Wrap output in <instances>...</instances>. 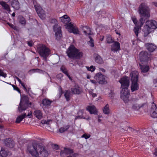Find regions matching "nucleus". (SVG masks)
<instances>
[{
	"label": "nucleus",
	"mask_w": 157,
	"mask_h": 157,
	"mask_svg": "<svg viewBox=\"0 0 157 157\" xmlns=\"http://www.w3.org/2000/svg\"><path fill=\"white\" fill-rule=\"evenodd\" d=\"M138 11L141 17L140 22L138 23L136 18H132L133 21L136 25L133 30L137 36H138V32L144 23L145 20L150 16L149 9L145 3H142L140 5Z\"/></svg>",
	"instance_id": "f257e3e1"
},
{
	"label": "nucleus",
	"mask_w": 157,
	"mask_h": 157,
	"mask_svg": "<svg viewBox=\"0 0 157 157\" xmlns=\"http://www.w3.org/2000/svg\"><path fill=\"white\" fill-rule=\"evenodd\" d=\"M27 151L33 156L35 157H47L48 155V151L45 147L40 145L36 141L28 145Z\"/></svg>",
	"instance_id": "f03ea898"
},
{
	"label": "nucleus",
	"mask_w": 157,
	"mask_h": 157,
	"mask_svg": "<svg viewBox=\"0 0 157 157\" xmlns=\"http://www.w3.org/2000/svg\"><path fill=\"white\" fill-rule=\"evenodd\" d=\"M66 52L68 56L72 59H79L82 56V52H80L73 45H71L69 47Z\"/></svg>",
	"instance_id": "7ed1b4c3"
},
{
	"label": "nucleus",
	"mask_w": 157,
	"mask_h": 157,
	"mask_svg": "<svg viewBox=\"0 0 157 157\" xmlns=\"http://www.w3.org/2000/svg\"><path fill=\"white\" fill-rule=\"evenodd\" d=\"M138 72L136 71H133L130 74L132 84L131 90L132 92L138 90L139 88V85L137 83L138 80Z\"/></svg>",
	"instance_id": "20e7f679"
},
{
	"label": "nucleus",
	"mask_w": 157,
	"mask_h": 157,
	"mask_svg": "<svg viewBox=\"0 0 157 157\" xmlns=\"http://www.w3.org/2000/svg\"><path fill=\"white\" fill-rule=\"evenodd\" d=\"M157 28V22L155 21H148L146 22V25L144 27V32L145 35L147 36L152 29Z\"/></svg>",
	"instance_id": "39448f33"
},
{
	"label": "nucleus",
	"mask_w": 157,
	"mask_h": 157,
	"mask_svg": "<svg viewBox=\"0 0 157 157\" xmlns=\"http://www.w3.org/2000/svg\"><path fill=\"white\" fill-rule=\"evenodd\" d=\"M37 51L40 56L46 59L50 54V50L45 45L40 44L37 47Z\"/></svg>",
	"instance_id": "423d86ee"
},
{
	"label": "nucleus",
	"mask_w": 157,
	"mask_h": 157,
	"mask_svg": "<svg viewBox=\"0 0 157 157\" xmlns=\"http://www.w3.org/2000/svg\"><path fill=\"white\" fill-rule=\"evenodd\" d=\"M129 95V91L128 89H122L121 92L120 97L124 102L126 103L128 102Z\"/></svg>",
	"instance_id": "0eeeda50"
},
{
	"label": "nucleus",
	"mask_w": 157,
	"mask_h": 157,
	"mask_svg": "<svg viewBox=\"0 0 157 157\" xmlns=\"http://www.w3.org/2000/svg\"><path fill=\"white\" fill-rule=\"evenodd\" d=\"M94 78L100 84H103L107 83L105 76L102 75L101 73H97L94 76Z\"/></svg>",
	"instance_id": "6e6552de"
},
{
	"label": "nucleus",
	"mask_w": 157,
	"mask_h": 157,
	"mask_svg": "<svg viewBox=\"0 0 157 157\" xmlns=\"http://www.w3.org/2000/svg\"><path fill=\"white\" fill-rule=\"evenodd\" d=\"M121 84V88L122 89H128L129 85V81L128 77H123L119 81Z\"/></svg>",
	"instance_id": "1a4fd4ad"
},
{
	"label": "nucleus",
	"mask_w": 157,
	"mask_h": 157,
	"mask_svg": "<svg viewBox=\"0 0 157 157\" xmlns=\"http://www.w3.org/2000/svg\"><path fill=\"white\" fill-rule=\"evenodd\" d=\"M54 30L55 32V36L56 39L59 40L62 37V33L61 30V27L58 25L56 24L53 27Z\"/></svg>",
	"instance_id": "9d476101"
},
{
	"label": "nucleus",
	"mask_w": 157,
	"mask_h": 157,
	"mask_svg": "<svg viewBox=\"0 0 157 157\" xmlns=\"http://www.w3.org/2000/svg\"><path fill=\"white\" fill-rule=\"evenodd\" d=\"M66 28L68 29V31L70 33H73L74 34H78L79 33V31L77 28L74 26L73 25L70 23L65 25Z\"/></svg>",
	"instance_id": "9b49d317"
},
{
	"label": "nucleus",
	"mask_w": 157,
	"mask_h": 157,
	"mask_svg": "<svg viewBox=\"0 0 157 157\" xmlns=\"http://www.w3.org/2000/svg\"><path fill=\"white\" fill-rule=\"evenodd\" d=\"M139 57L142 63L147 62L149 58L148 53L146 51L141 52L139 54Z\"/></svg>",
	"instance_id": "f8f14e48"
},
{
	"label": "nucleus",
	"mask_w": 157,
	"mask_h": 157,
	"mask_svg": "<svg viewBox=\"0 0 157 157\" xmlns=\"http://www.w3.org/2000/svg\"><path fill=\"white\" fill-rule=\"evenodd\" d=\"M151 116L154 118L157 117V107L156 105L153 102L151 108Z\"/></svg>",
	"instance_id": "ddd939ff"
},
{
	"label": "nucleus",
	"mask_w": 157,
	"mask_h": 157,
	"mask_svg": "<svg viewBox=\"0 0 157 157\" xmlns=\"http://www.w3.org/2000/svg\"><path fill=\"white\" fill-rule=\"evenodd\" d=\"M33 2L34 6L36 12L38 14L39 16L41 18V17L42 16V14L44 11L42 9V8L40 6L37 5L36 1L33 0Z\"/></svg>",
	"instance_id": "4468645a"
},
{
	"label": "nucleus",
	"mask_w": 157,
	"mask_h": 157,
	"mask_svg": "<svg viewBox=\"0 0 157 157\" xmlns=\"http://www.w3.org/2000/svg\"><path fill=\"white\" fill-rule=\"evenodd\" d=\"M147 49L150 52H153L156 48V47L154 44L147 43L145 44Z\"/></svg>",
	"instance_id": "2eb2a0df"
},
{
	"label": "nucleus",
	"mask_w": 157,
	"mask_h": 157,
	"mask_svg": "<svg viewBox=\"0 0 157 157\" xmlns=\"http://www.w3.org/2000/svg\"><path fill=\"white\" fill-rule=\"evenodd\" d=\"M10 3L12 7L15 9L18 10L20 8V4L17 0H11Z\"/></svg>",
	"instance_id": "dca6fc26"
},
{
	"label": "nucleus",
	"mask_w": 157,
	"mask_h": 157,
	"mask_svg": "<svg viewBox=\"0 0 157 157\" xmlns=\"http://www.w3.org/2000/svg\"><path fill=\"white\" fill-rule=\"evenodd\" d=\"M86 109L91 114H97V110L94 105L88 106L86 108Z\"/></svg>",
	"instance_id": "f3484780"
},
{
	"label": "nucleus",
	"mask_w": 157,
	"mask_h": 157,
	"mask_svg": "<svg viewBox=\"0 0 157 157\" xmlns=\"http://www.w3.org/2000/svg\"><path fill=\"white\" fill-rule=\"evenodd\" d=\"M71 91L74 94H79L82 92V89L78 86H76L75 88H71Z\"/></svg>",
	"instance_id": "a211bd4d"
},
{
	"label": "nucleus",
	"mask_w": 157,
	"mask_h": 157,
	"mask_svg": "<svg viewBox=\"0 0 157 157\" xmlns=\"http://www.w3.org/2000/svg\"><path fill=\"white\" fill-rule=\"evenodd\" d=\"M5 143L6 145L10 148H13L14 145V142L11 139H6Z\"/></svg>",
	"instance_id": "6ab92c4d"
},
{
	"label": "nucleus",
	"mask_w": 157,
	"mask_h": 157,
	"mask_svg": "<svg viewBox=\"0 0 157 157\" xmlns=\"http://www.w3.org/2000/svg\"><path fill=\"white\" fill-rule=\"evenodd\" d=\"M73 150L71 149L67 148H64L63 151H62L60 153V155L62 157H64L69 154L72 153Z\"/></svg>",
	"instance_id": "aec40b11"
},
{
	"label": "nucleus",
	"mask_w": 157,
	"mask_h": 157,
	"mask_svg": "<svg viewBox=\"0 0 157 157\" xmlns=\"http://www.w3.org/2000/svg\"><path fill=\"white\" fill-rule=\"evenodd\" d=\"M84 33L86 35H90L91 34V31L90 29L86 26H81V27Z\"/></svg>",
	"instance_id": "412c9836"
},
{
	"label": "nucleus",
	"mask_w": 157,
	"mask_h": 157,
	"mask_svg": "<svg viewBox=\"0 0 157 157\" xmlns=\"http://www.w3.org/2000/svg\"><path fill=\"white\" fill-rule=\"evenodd\" d=\"M0 155L2 157H6L7 156H10L11 155L10 152L7 151L4 148H2L0 151Z\"/></svg>",
	"instance_id": "4be33fe9"
},
{
	"label": "nucleus",
	"mask_w": 157,
	"mask_h": 157,
	"mask_svg": "<svg viewBox=\"0 0 157 157\" xmlns=\"http://www.w3.org/2000/svg\"><path fill=\"white\" fill-rule=\"evenodd\" d=\"M120 44L117 42H115L111 46V50L113 51H118L120 48Z\"/></svg>",
	"instance_id": "5701e85b"
},
{
	"label": "nucleus",
	"mask_w": 157,
	"mask_h": 157,
	"mask_svg": "<svg viewBox=\"0 0 157 157\" xmlns=\"http://www.w3.org/2000/svg\"><path fill=\"white\" fill-rule=\"evenodd\" d=\"M60 18L62 22L66 25L70 21V18L67 15H64Z\"/></svg>",
	"instance_id": "b1692460"
},
{
	"label": "nucleus",
	"mask_w": 157,
	"mask_h": 157,
	"mask_svg": "<svg viewBox=\"0 0 157 157\" xmlns=\"http://www.w3.org/2000/svg\"><path fill=\"white\" fill-rule=\"evenodd\" d=\"M33 113L38 119H41L42 118V113L40 110H35Z\"/></svg>",
	"instance_id": "393cba45"
},
{
	"label": "nucleus",
	"mask_w": 157,
	"mask_h": 157,
	"mask_svg": "<svg viewBox=\"0 0 157 157\" xmlns=\"http://www.w3.org/2000/svg\"><path fill=\"white\" fill-rule=\"evenodd\" d=\"M27 105L25 103H20L18 107L19 111L21 112L22 111L26 110L27 108Z\"/></svg>",
	"instance_id": "a878e982"
},
{
	"label": "nucleus",
	"mask_w": 157,
	"mask_h": 157,
	"mask_svg": "<svg viewBox=\"0 0 157 157\" xmlns=\"http://www.w3.org/2000/svg\"><path fill=\"white\" fill-rule=\"evenodd\" d=\"M52 102V101H51L48 99L47 98L44 99L42 101L43 105L44 106L47 107L50 106Z\"/></svg>",
	"instance_id": "bb28decb"
},
{
	"label": "nucleus",
	"mask_w": 157,
	"mask_h": 157,
	"mask_svg": "<svg viewBox=\"0 0 157 157\" xmlns=\"http://www.w3.org/2000/svg\"><path fill=\"white\" fill-rule=\"evenodd\" d=\"M26 114L25 113L23 115H20L18 116L17 118L16 121V123H19L22 120L26 117Z\"/></svg>",
	"instance_id": "cd10ccee"
},
{
	"label": "nucleus",
	"mask_w": 157,
	"mask_h": 157,
	"mask_svg": "<svg viewBox=\"0 0 157 157\" xmlns=\"http://www.w3.org/2000/svg\"><path fill=\"white\" fill-rule=\"evenodd\" d=\"M0 4L4 8V9L6 10L7 11L10 12V10L9 6L5 2L2 1L0 2Z\"/></svg>",
	"instance_id": "c85d7f7f"
},
{
	"label": "nucleus",
	"mask_w": 157,
	"mask_h": 157,
	"mask_svg": "<svg viewBox=\"0 0 157 157\" xmlns=\"http://www.w3.org/2000/svg\"><path fill=\"white\" fill-rule=\"evenodd\" d=\"M140 66L142 72L143 73H146L149 70V67L148 66L142 65H140Z\"/></svg>",
	"instance_id": "c756f323"
},
{
	"label": "nucleus",
	"mask_w": 157,
	"mask_h": 157,
	"mask_svg": "<svg viewBox=\"0 0 157 157\" xmlns=\"http://www.w3.org/2000/svg\"><path fill=\"white\" fill-rule=\"evenodd\" d=\"M95 61L96 62L99 64H102L103 63V61L102 58L100 56L98 55H96Z\"/></svg>",
	"instance_id": "7c9ffc66"
},
{
	"label": "nucleus",
	"mask_w": 157,
	"mask_h": 157,
	"mask_svg": "<svg viewBox=\"0 0 157 157\" xmlns=\"http://www.w3.org/2000/svg\"><path fill=\"white\" fill-rule=\"evenodd\" d=\"M71 92L69 90H66L64 94V97L67 101H69L70 99Z\"/></svg>",
	"instance_id": "2f4dec72"
},
{
	"label": "nucleus",
	"mask_w": 157,
	"mask_h": 157,
	"mask_svg": "<svg viewBox=\"0 0 157 157\" xmlns=\"http://www.w3.org/2000/svg\"><path fill=\"white\" fill-rule=\"evenodd\" d=\"M103 112L105 114H109V105L107 104L104 107L103 109Z\"/></svg>",
	"instance_id": "473e14b6"
},
{
	"label": "nucleus",
	"mask_w": 157,
	"mask_h": 157,
	"mask_svg": "<svg viewBox=\"0 0 157 157\" xmlns=\"http://www.w3.org/2000/svg\"><path fill=\"white\" fill-rule=\"evenodd\" d=\"M28 97L26 96H24L21 98L20 103H25L27 104H28Z\"/></svg>",
	"instance_id": "72a5a7b5"
},
{
	"label": "nucleus",
	"mask_w": 157,
	"mask_h": 157,
	"mask_svg": "<svg viewBox=\"0 0 157 157\" xmlns=\"http://www.w3.org/2000/svg\"><path fill=\"white\" fill-rule=\"evenodd\" d=\"M69 125H67L64 127H61L59 129V131L60 133H63L67 130L69 128Z\"/></svg>",
	"instance_id": "f704fd0d"
},
{
	"label": "nucleus",
	"mask_w": 157,
	"mask_h": 157,
	"mask_svg": "<svg viewBox=\"0 0 157 157\" xmlns=\"http://www.w3.org/2000/svg\"><path fill=\"white\" fill-rule=\"evenodd\" d=\"M19 22L22 24L25 25L26 23V21L23 17L20 16L19 18Z\"/></svg>",
	"instance_id": "c9c22d12"
},
{
	"label": "nucleus",
	"mask_w": 157,
	"mask_h": 157,
	"mask_svg": "<svg viewBox=\"0 0 157 157\" xmlns=\"http://www.w3.org/2000/svg\"><path fill=\"white\" fill-rule=\"evenodd\" d=\"M61 70L62 71V72L65 74L67 75L70 78L71 77L68 74L67 72V69L65 68L64 67H62L60 68Z\"/></svg>",
	"instance_id": "e433bc0d"
},
{
	"label": "nucleus",
	"mask_w": 157,
	"mask_h": 157,
	"mask_svg": "<svg viewBox=\"0 0 157 157\" xmlns=\"http://www.w3.org/2000/svg\"><path fill=\"white\" fill-rule=\"evenodd\" d=\"M140 108V106L137 104H134L132 106V109L134 110H138Z\"/></svg>",
	"instance_id": "4c0bfd02"
},
{
	"label": "nucleus",
	"mask_w": 157,
	"mask_h": 157,
	"mask_svg": "<svg viewBox=\"0 0 157 157\" xmlns=\"http://www.w3.org/2000/svg\"><path fill=\"white\" fill-rule=\"evenodd\" d=\"M121 130L122 132H123V130L128 131H133L134 130V129H133L132 128L129 127H125L124 130V128H122Z\"/></svg>",
	"instance_id": "58836bf2"
},
{
	"label": "nucleus",
	"mask_w": 157,
	"mask_h": 157,
	"mask_svg": "<svg viewBox=\"0 0 157 157\" xmlns=\"http://www.w3.org/2000/svg\"><path fill=\"white\" fill-rule=\"evenodd\" d=\"M89 37L90 39V40L88 42V43L90 46L93 47L94 46L93 40L90 36H89Z\"/></svg>",
	"instance_id": "ea45409f"
},
{
	"label": "nucleus",
	"mask_w": 157,
	"mask_h": 157,
	"mask_svg": "<svg viewBox=\"0 0 157 157\" xmlns=\"http://www.w3.org/2000/svg\"><path fill=\"white\" fill-rule=\"evenodd\" d=\"M86 67L88 71H91L92 72H93L95 69V67L93 66H91L90 67Z\"/></svg>",
	"instance_id": "a19ab883"
},
{
	"label": "nucleus",
	"mask_w": 157,
	"mask_h": 157,
	"mask_svg": "<svg viewBox=\"0 0 157 157\" xmlns=\"http://www.w3.org/2000/svg\"><path fill=\"white\" fill-rule=\"evenodd\" d=\"M50 122H52V121L51 120H48L47 121L43 120L42 121L41 123L43 124H49Z\"/></svg>",
	"instance_id": "79ce46f5"
},
{
	"label": "nucleus",
	"mask_w": 157,
	"mask_h": 157,
	"mask_svg": "<svg viewBox=\"0 0 157 157\" xmlns=\"http://www.w3.org/2000/svg\"><path fill=\"white\" fill-rule=\"evenodd\" d=\"M107 41L108 43H111L112 42L113 40L112 39L111 37L110 36H108L107 37Z\"/></svg>",
	"instance_id": "37998d69"
},
{
	"label": "nucleus",
	"mask_w": 157,
	"mask_h": 157,
	"mask_svg": "<svg viewBox=\"0 0 157 157\" xmlns=\"http://www.w3.org/2000/svg\"><path fill=\"white\" fill-rule=\"evenodd\" d=\"M30 71H32L33 72H40L42 71V70H40L39 69H33L30 70Z\"/></svg>",
	"instance_id": "c03bdc74"
},
{
	"label": "nucleus",
	"mask_w": 157,
	"mask_h": 157,
	"mask_svg": "<svg viewBox=\"0 0 157 157\" xmlns=\"http://www.w3.org/2000/svg\"><path fill=\"white\" fill-rule=\"evenodd\" d=\"M90 135H87L86 134H84L81 137H83L85 138L86 139H87L90 138Z\"/></svg>",
	"instance_id": "a18cd8bd"
},
{
	"label": "nucleus",
	"mask_w": 157,
	"mask_h": 157,
	"mask_svg": "<svg viewBox=\"0 0 157 157\" xmlns=\"http://www.w3.org/2000/svg\"><path fill=\"white\" fill-rule=\"evenodd\" d=\"M12 86L13 87L14 90L17 91L20 93V90L17 87L13 85H12Z\"/></svg>",
	"instance_id": "49530a36"
},
{
	"label": "nucleus",
	"mask_w": 157,
	"mask_h": 157,
	"mask_svg": "<svg viewBox=\"0 0 157 157\" xmlns=\"http://www.w3.org/2000/svg\"><path fill=\"white\" fill-rule=\"evenodd\" d=\"M0 75L4 77H5L6 76V75L5 74H4L2 71L1 70H0Z\"/></svg>",
	"instance_id": "de8ad7c7"
},
{
	"label": "nucleus",
	"mask_w": 157,
	"mask_h": 157,
	"mask_svg": "<svg viewBox=\"0 0 157 157\" xmlns=\"http://www.w3.org/2000/svg\"><path fill=\"white\" fill-rule=\"evenodd\" d=\"M27 43L29 46L31 47L33 45V43L32 41L31 40L29 41H27Z\"/></svg>",
	"instance_id": "09e8293b"
},
{
	"label": "nucleus",
	"mask_w": 157,
	"mask_h": 157,
	"mask_svg": "<svg viewBox=\"0 0 157 157\" xmlns=\"http://www.w3.org/2000/svg\"><path fill=\"white\" fill-rule=\"evenodd\" d=\"M85 119V117H84L83 116H76L75 118V120L77 119Z\"/></svg>",
	"instance_id": "8fccbe9b"
},
{
	"label": "nucleus",
	"mask_w": 157,
	"mask_h": 157,
	"mask_svg": "<svg viewBox=\"0 0 157 157\" xmlns=\"http://www.w3.org/2000/svg\"><path fill=\"white\" fill-rule=\"evenodd\" d=\"M27 104L29 105V106L31 107H33L34 105V104L32 102H30L29 103H28V104Z\"/></svg>",
	"instance_id": "3c124183"
},
{
	"label": "nucleus",
	"mask_w": 157,
	"mask_h": 157,
	"mask_svg": "<svg viewBox=\"0 0 157 157\" xmlns=\"http://www.w3.org/2000/svg\"><path fill=\"white\" fill-rule=\"evenodd\" d=\"M53 148L56 150H57L59 148V146L56 144H54L53 146Z\"/></svg>",
	"instance_id": "603ef678"
},
{
	"label": "nucleus",
	"mask_w": 157,
	"mask_h": 157,
	"mask_svg": "<svg viewBox=\"0 0 157 157\" xmlns=\"http://www.w3.org/2000/svg\"><path fill=\"white\" fill-rule=\"evenodd\" d=\"M57 78H59L60 79H61V78H62L63 77V76H62V74H58L57 76Z\"/></svg>",
	"instance_id": "864d4df0"
},
{
	"label": "nucleus",
	"mask_w": 157,
	"mask_h": 157,
	"mask_svg": "<svg viewBox=\"0 0 157 157\" xmlns=\"http://www.w3.org/2000/svg\"><path fill=\"white\" fill-rule=\"evenodd\" d=\"M57 22V21L56 19H53L51 20V22L52 23H56Z\"/></svg>",
	"instance_id": "5fc2aeb1"
},
{
	"label": "nucleus",
	"mask_w": 157,
	"mask_h": 157,
	"mask_svg": "<svg viewBox=\"0 0 157 157\" xmlns=\"http://www.w3.org/2000/svg\"><path fill=\"white\" fill-rule=\"evenodd\" d=\"M153 154L155 156H157V148L155 149V151L153 153Z\"/></svg>",
	"instance_id": "6e6d98bb"
},
{
	"label": "nucleus",
	"mask_w": 157,
	"mask_h": 157,
	"mask_svg": "<svg viewBox=\"0 0 157 157\" xmlns=\"http://www.w3.org/2000/svg\"><path fill=\"white\" fill-rule=\"evenodd\" d=\"M32 114V112L31 111H30L29 112V113H28V114H27V115H26V116H28L29 117V118H30V116Z\"/></svg>",
	"instance_id": "4d7b16f0"
},
{
	"label": "nucleus",
	"mask_w": 157,
	"mask_h": 157,
	"mask_svg": "<svg viewBox=\"0 0 157 157\" xmlns=\"http://www.w3.org/2000/svg\"><path fill=\"white\" fill-rule=\"evenodd\" d=\"M16 79L21 84L22 82L21 81V80L17 77H15Z\"/></svg>",
	"instance_id": "13d9d810"
},
{
	"label": "nucleus",
	"mask_w": 157,
	"mask_h": 157,
	"mask_svg": "<svg viewBox=\"0 0 157 157\" xmlns=\"http://www.w3.org/2000/svg\"><path fill=\"white\" fill-rule=\"evenodd\" d=\"M62 94V88L60 87V88H59V94H60V95Z\"/></svg>",
	"instance_id": "bf43d9fd"
},
{
	"label": "nucleus",
	"mask_w": 157,
	"mask_h": 157,
	"mask_svg": "<svg viewBox=\"0 0 157 157\" xmlns=\"http://www.w3.org/2000/svg\"><path fill=\"white\" fill-rule=\"evenodd\" d=\"M90 82L93 83H94L95 84L97 83V82L95 80H90Z\"/></svg>",
	"instance_id": "052dcab7"
},
{
	"label": "nucleus",
	"mask_w": 157,
	"mask_h": 157,
	"mask_svg": "<svg viewBox=\"0 0 157 157\" xmlns=\"http://www.w3.org/2000/svg\"><path fill=\"white\" fill-rule=\"evenodd\" d=\"M21 85L23 87V88H24L25 89H26V87L25 86L24 83L21 82Z\"/></svg>",
	"instance_id": "680f3d73"
},
{
	"label": "nucleus",
	"mask_w": 157,
	"mask_h": 157,
	"mask_svg": "<svg viewBox=\"0 0 157 157\" xmlns=\"http://www.w3.org/2000/svg\"><path fill=\"white\" fill-rule=\"evenodd\" d=\"M78 154H74L72 155V156H71L72 157H75Z\"/></svg>",
	"instance_id": "e2e57ef3"
},
{
	"label": "nucleus",
	"mask_w": 157,
	"mask_h": 157,
	"mask_svg": "<svg viewBox=\"0 0 157 157\" xmlns=\"http://www.w3.org/2000/svg\"><path fill=\"white\" fill-rule=\"evenodd\" d=\"M80 113L82 114L83 113V111L82 110L79 111L78 112V114H79Z\"/></svg>",
	"instance_id": "0e129e2a"
},
{
	"label": "nucleus",
	"mask_w": 157,
	"mask_h": 157,
	"mask_svg": "<svg viewBox=\"0 0 157 157\" xmlns=\"http://www.w3.org/2000/svg\"><path fill=\"white\" fill-rule=\"evenodd\" d=\"M92 96L93 97H94L96 96V94H95L93 93V94H92Z\"/></svg>",
	"instance_id": "69168bd1"
},
{
	"label": "nucleus",
	"mask_w": 157,
	"mask_h": 157,
	"mask_svg": "<svg viewBox=\"0 0 157 157\" xmlns=\"http://www.w3.org/2000/svg\"><path fill=\"white\" fill-rule=\"evenodd\" d=\"M9 25L12 28L14 26V25H13V24H9Z\"/></svg>",
	"instance_id": "338daca9"
},
{
	"label": "nucleus",
	"mask_w": 157,
	"mask_h": 157,
	"mask_svg": "<svg viewBox=\"0 0 157 157\" xmlns=\"http://www.w3.org/2000/svg\"><path fill=\"white\" fill-rule=\"evenodd\" d=\"M100 70L103 72H105V70L103 68H101Z\"/></svg>",
	"instance_id": "774afa93"
}]
</instances>
